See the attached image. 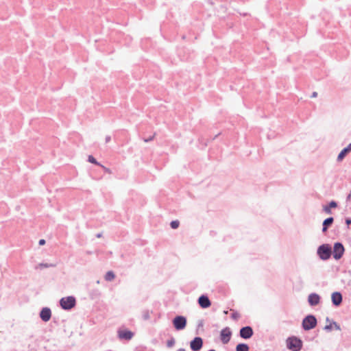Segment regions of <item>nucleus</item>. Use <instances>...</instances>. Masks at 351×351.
<instances>
[{
	"label": "nucleus",
	"mask_w": 351,
	"mask_h": 351,
	"mask_svg": "<svg viewBox=\"0 0 351 351\" xmlns=\"http://www.w3.org/2000/svg\"><path fill=\"white\" fill-rule=\"evenodd\" d=\"M317 256L322 261H328L332 254L331 245L330 243H322L317 248Z\"/></svg>",
	"instance_id": "f257e3e1"
},
{
	"label": "nucleus",
	"mask_w": 351,
	"mask_h": 351,
	"mask_svg": "<svg viewBox=\"0 0 351 351\" xmlns=\"http://www.w3.org/2000/svg\"><path fill=\"white\" fill-rule=\"evenodd\" d=\"M286 346L291 351H300L303 347V341L300 337L292 335L286 339Z\"/></svg>",
	"instance_id": "f03ea898"
},
{
	"label": "nucleus",
	"mask_w": 351,
	"mask_h": 351,
	"mask_svg": "<svg viewBox=\"0 0 351 351\" xmlns=\"http://www.w3.org/2000/svg\"><path fill=\"white\" fill-rule=\"evenodd\" d=\"M317 325V319L315 315L308 314L302 321V328L304 331H308L315 328Z\"/></svg>",
	"instance_id": "7ed1b4c3"
},
{
	"label": "nucleus",
	"mask_w": 351,
	"mask_h": 351,
	"mask_svg": "<svg viewBox=\"0 0 351 351\" xmlns=\"http://www.w3.org/2000/svg\"><path fill=\"white\" fill-rule=\"evenodd\" d=\"M76 298L73 295L62 298L59 301L60 306L64 311H71L76 306Z\"/></svg>",
	"instance_id": "20e7f679"
},
{
	"label": "nucleus",
	"mask_w": 351,
	"mask_h": 351,
	"mask_svg": "<svg viewBox=\"0 0 351 351\" xmlns=\"http://www.w3.org/2000/svg\"><path fill=\"white\" fill-rule=\"evenodd\" d=\"M177 54L182 61H189L195 56L194 51L186 47H178Z\"/></svg>",
	"instance_id": "39448f33"
},
{
	"label": "nucleus",
	"mask_w": 351,
	"mask_h": 351,
	"mask_svg": "<svg viewBox=\"0 0 351 351\" xmlns=\"http://www.w3.org/2000/svg\"><path fill=\"white\" fill-rule=\"evenodd\" d=\"M345 250L344 245L340 241L335 242L333 245H331L332 256L335 261H339L343 257Z\"/></svg>",
	"instance_id": "423d86ee"
},
{
	"label": "nucleus",
	"mask_w": 351,
	"mask_h": 351,
	"mask_svg": "<svg viewBox=\"0 0 351 351\" xmlns=\"http://www.w3.org/2000/svg\"><path fill=\"white\" fill-rule=\"evenodd\" d=\"M172 324L176 330L180 331L184 330L187 324L186 317L178 315L172 319Z\"/></svg>",
	"instance_id": "0eeeda50"
},
{
	"label": "nucleus",
	"mask_w": 351,
	"mask_h": 351,
	"mask_svg": "<svg viewBox=\"0 0 351 351\" xmlns=\"http://www.w3.org/2000/svg\"><path fill=\"white\" fill-rule=\"evenodd\" d=\"M134 336V332L128 328H119L117 331V337L120 340L130 341Z\"/></svg>",
	"instance_id": "6e6552de"
},
{
	"label": "nucleus",
	"mask_w": 351,
	"mask_h": 351,
	"mask_svg": "<svg viewBox=\"0 0 351 351\" xmlns=\"http://www.w3.org/2000/svg\"><path fill=\"white\" fill-rule=\"evenodd\" d=\"M231 329L226 326L220 331L219 338L223 344H227L230 342L232 337Z\"/></svg>",
	"instance_id": "1a4fd4ad"
},
{
	"label": "nucleus",
	"mask_w": 351,
	"mask_h": 351,
	"mask_svg": "<svg viewBox=\"0 0 351 351\" xmlns=\"http://www.w3.org/2000/svg\"><path fill=\"white\" fill-rule=\"evenodd\" d=\"M254 333V330L251 326H242L239 330V337L245 340L250 339Z\"/></svg>",
	"instance_id": "9d476101"
},
{
	"label": "nucleus",
	"mask_w": 351,
	"mask_h": 351,
	"mask_svg": "<svg viewBox=\"0 0 351 351\" xmlns=\"http://www.w3.org/2000/svg\"><path fill=\"white\" fill-rule=\"evenodd\" d=\"M204 345L203 339L200 337H195L190 341V348L192 351H199Z\"/></svg>",
	"instance_id": "9b49d317"
},
{
	"label": "nucleus",
	"mask_w": 351,
	"mask_h": 351,
	"mask_svg": "<svg viewBox=\"0 0 351 351\" xmlns=\"http://www.w3.org/2000/svg\"><path fill=\"white\" fill-rule=\"evenodd\" d=\"M332 304L335 307L341 306L343 302V295L340 291H334L331 294Z\"/></svg>",
	"instance_id": "f8f14e48"
},
{
	"label": "nucleus",
	"mask_w": 351,
	"mask_h": 351,
	"mask_svg": "<svg viewBox=\"0 0 351 351\" xmlns=\"http://www.w3.org/2000/svg\"><path fill=\"white\" fill-rule=\"evenodd\" d=\"M197 303L203 309L208 308L211 306V301L207 294H202L197 299Z\"/></svg>",
	"instance_id": "ddd939ff"
},
{
	"label": "nucleus",
	"mask_w": 351,
	"mask_h": 351,
	"mask_svg": "<svg viewBox=\"0 0 351 351\" xmlns=\"http://www.w3.org/2000/svg\"><path fill=\"white\" fill-rule=\"evenodd\" d=\"M40 319L44 322H49L51 318V310L49 307H43L39 313Z\"/></svg>",
	"instance_id": "4468645a"
},
{
	"label": "nucleus",
	"mask_w": 351,
	"mask_h": 351,
	"mask_svg": "<svg viewBox=\"0 0 351 351\" xmlns=\"http://www.w3.org/2000/svg\"><path fill=\"white\" fill-rule=\"evenodd\" d=\"M322 298L317 293H311L308 296V303L311 306H315L321 302Z\"/></svg>",
	"instance_id": "2eb2a0df"
},
{
	"label": "nucleus",
	"mask_w": 351,
	"mask_h": 351,
	"mask_svg": "<svg viewBox=\"0 0 351 351\" xmlns=\"http://www.w3.org/2000/svg\"><path fill=\"white\" fill-rule=\"evenodd\" d=\"M339 206L338 202L335 200H331L325 205H323L322 210L328 215L332 213V209L336 208Z\"/></svg>",
	"instance_id": "dca6fc26"
},
{
	"label": "nucleus",
	"mask_w": 351,
	"mask_h": 351,
	"mask_svg": "<svg viewBox=\"0 0 351 351\" xmlns=\"http://www.w3.org/2000/svg\"><path fill=\"white\" fill-rule=\"evenodd\" d=\"M351 152V143L348 144L346 147L343 148L339 153L337 161L341 162L345 157Z\"/></svg>",
	"instance_id": "f3484780"
},
{
	"label": "nucleus",
	"mask_w": 351,
	"mask_h": 351,
	"mask_svg": "<svg viewBox=\"0 0 351 351\" xmlns=\"http://www.w3.org/2000/svg\"><path fill=\"white\" fill-rule=\"evenodd\" d=\"M333 222V217H328L323 221L322 228V232L323 234H326L328 232L329 228L332 225Z\"/></svg>",
	"instance_id": "a211bd4d"
},
{
	"label": "nucleus",
	"mask_w": 351,
	"mask_h": 351,
	"mask_svg": "<svg viewBox=\"0 0 351 351\" xmlns=\"http://www.w3.org/2000/svg\"><path fill=\"white\" fill-rule=\"evenodd\" d=\"M333 328H335L336 330H341L340 325L332 319L329 324H326L324 327V330H326V332H330Z\"/></svg>",
	"instance_id": "6ab92c4d"
},
{
	"label": "nucleus",
	"mask_w": 351,
	"mask_h": 351,
	"mask_svg": "<svg viewBox=\"0 0 351 351\" xmlns=\"http://www.w3.org/2000/svg\"><path fill=\"white\" fill-rule=\"evenodd\" d=\"M235 351H250V346L246 343H239L236 346Z\"/></svg>",
	"instance_id": "aec40b11"
},
{
	"label": "nucleus",
	"mask_w": 351,
	"mask_h": 351,
	"mask_svg": "<svg viewBox=\"0 0 351 351\" xmlns=\"http://www.w3.org/2000/svg\"><path fill=\"white\" fill-rule=\"evenodd\" d=\"M208 141H209L208 139H206L204 137H199L197 141V147L201 149H204L208 145Z\"/></svg>",
	"instance_id": "412c9836"
},
{
	"label": "nucleus",
	"mask_w": 351,
	"mask_h": 351,
	"mask_svg": "<svg viewBox=\"0 0 351 351\" xmlns=\"http://www.w3.org/2000/svg\"><path fill=\"white\" fill-rule=\"evenodd\" d=\"M116 277V275L113 271H108L104 276V278L106 281L110 282L113 280Z\"/></svg>",
	"instance_id": "4be33fe9"
},
{
	"label": "nucleus",
	"mask_w": 351,
	"mask_h": 351,
	"mask_svg": "<svg viewBox=\"0 0 351 351\" xmlns=\"http://www.w3.org/2000/svg\"><path fill=\"white\" fill-rule=\"evenodd\" d=\"M87 161L97 166H101V164L93 155H88Z\"/></svg>",
	"instance_id": "5701e85b"
},
{
	"label": "nucleus",
	"mask_w": 351,
	"mask_h": 351,
	"mask_svg": "<svg viewBox=\"0 0 351 351\" xmlns=\"http://www.w3.org/2000/svg\"><path fill=\"white\" fill-rule=\"evenodd\" d=\"M170 227L171 228L176 230L179 228L180 226V221L178 219L173 220L170 222Z\"/></svg>",
	"instance_id": "b1692460"
},
{
	"label": "nucleus",
	"mask_w": 351,
	"mask_h": 351,
	"mask_svg": "<svg viewBox=\"0 0 351 351\" xmlns=\"http://www.w3.org/2000/svg\"><path fill=\"white\" fill-rule=\"evenodd\" d=\"M176 343V340L174 339V337L173 336H171L170 337V339H169L167 341V348H172Z\"/></svg>",
	"instance_id": "393cba45"
},
{
	"label": "nucleus",
	"mask_w": 351,
	"mask_h": 351,
	"mask_svg": "<svg viewBox=\"0 0 351 351\" xmlns=\"http://www.w3.org/2000/svg\"><path fill=\"white\" fill-rule=\"evenodd\" d=\"M144 320H148L150 318V311L149 310H144L142 314Z\"/></svg>",
	"instance_id": "a878e982"
},
{
	"label": "nucleus",
	"mask_w": 351,
	"mask_h": 351,
	"mask_svg": "<svg viewBox=\"0 0 351 351\" xmlns=\"http://www.w3.org/2000/svg\"><path fill=\"white\" fill-rule=\"evenodd\" d=\"M56 265L55 264H48V263H40L39 264V267L40 269H43V268H49V267H55Z\"/></svg>",
	"instance_id": "bb28decb"
},
{
	"label": "nucleus",
	"mask_w": 351,
	"mask_h": 351,
	"mask_svg": "<svg viewBox=\"0 0 351 351\" xmlns=\"http://www.w3.org/2000/svg\"><path fill=\"white\" fill-rule=\"evenodd\" d=\"M230 317L234 320H237L240 317V314L237 311H233L231 313Z\"/></svg>",
	"instance_id": "cd10ccee"
},
{
	"label": "nucleus",
	"mask_w": 351,
	"mask_h": 351,
	"mask_svg": "<svg viewBox=\"0 0 351 351\" xmlns=\"http://www.w3.org/2000/svg\"><path fill=\"white\" fill-rule=\"evenodd\" d=\"M345 223L346 225V229H350V226L351 225V218L346 217L345 218Z\"/></svg>",
	"instance_id": "c85d7f7f"
},
{
	"label": "nucleus",
	"mask_w": 351,
	"mask_h": 351,
	"mask_svg": "<svg viewBox=\"0 0 351 351\" xmlns=\"http://www.w3.org/2000/svg\"><path fill=\"white\" fill-rule=\"evenodd\" d=\"M204 326V320L203 319H200L199 320V322H198V324H197V328L196 330V334H198V328H200V327H203Z\"/></svg>",
	"instance_id": "c756f323"
},
{
	"label": "nucleus",
	"mask_w": 351,
	"mask_h": 351,
	"mask_svg": "<svg viewBox=\"0 0 351 351\" xmlns=\"http://www.w3.org/2000/svg\"><path fill=\"white\" fill-rule=\"evenodd\" d=\"M99 167L104 169L105 173H111V170L109 168L104 166L103 165H101V166H99Z\"/></svg>",
	"instance_id": "7c9ffc66"
},
{
	"label": "nucleus",
	"mask_w": 351,
	"mask_h": 351,
	"mask_svg": "<svg viewBox=\"0 0 351 351\" xmlns=\"http://www.w3.org/2000/svg\"><path fill=\"white\" fill-rule=\"evenodd\" d=\"M154 138V134L152 135V136H150L149 138H144V141L145 143H148V142H150L152 141Z\"/></svg>",
	"instance_id": "2f4dec72"
},
{
	"label": "nucleus",
	"mask_w": 351,
	"mask_h": 351,
	"mask_svg": "<svg viewBox=\"0 0 351 351\" xmlns=\"http://www.w3.org/2000/svg\"><path fill=\"white\" fill-rule=\"evenodd\" d=\"M46 243V241L44 239H41L38 241L39 245H44Z\"/></svg>",
	"instance_id": "473e14b6"
},
{
	"label": "nucleus",
	"mask_w": 351,
	"mask_h": 351,
	"mask_svg": "<svg viewBox=\"0 0 351 351\" xmlns=\"http://www.w3.org/2000/svg\"><path fill=\"white\" fill-rule=\"evenodd\" d=\"M111 141V136H106L105 138V143H108Z\"/></svg>",
	"instance_id": "72a5a7b5"
},
{
	"label": "nucleus",
	"mask_w": 351,
	"mask_h": 351,
	"mask_svg": "<svg viewBox=\"0 0 351 351\" xmlns=\"http://www.w3.org/2000/svg\"><path fill=\"white\" fill-rule=\"evenodd\" d=\"M351 201V191H350V193L348 194L347 197H346V202H350Z\"/></svg>",
	"instance_id": "f704fd0d"
},
{
	"label": "nucleus",
	"mask_w": 351,
	"mask_h": 351,
	"mask_svg": "<svg viewBox=\"0 0 351 351\" xmlns=\"http://www.w3.org/2000/svg\"><path fill=\"white\" fill-rule=\"evenodd\" d=\"M317 93L314 91L312 93L311 95V98H315V97H317Z\"/></svg>",
	"instance_id": "c9c22d12"
},
{
	"label": "nucleus",
	"mask_w": 351,
	"mask_h": 351,
	"mask_svg": "<svg viewBox=\"0 0 351 351\" xmlns=\"http://www.w3.org/2000/svg\"><path fill=\"white\" fill-rule=\"evenodd\" d=\"M220 134H221V132L216 134L214 137L212 138L211 141H214L215 139H216Z\"/></svg>",
	"instance_id": "e433bc0d"
},
{
	"label": "nucleus",
	"mask_w": 351,
	"mask_h": 351,
	"mask_svg": "<svg viewBox=\"0 0 351 351\" xmlns=\"http://www.w3.org/2000/svg\"><path fill=\"white\" fill-rule=\"evenodd\" d=\"M240 15L243 16H246L248 15V13H247V12L240 13Z\"/></svg>",
	"instance_id": "4c0bfd02"
},
{
	"label": "nucleus",
	"mask_w": 351,
	"mask_h": 351,
	"mask_svg": "<svg viewBox=\"0 0 351 351\" xmlns=\"http://www.w3.org/2000/svg\"><path fill=\"white\" fill-rule=\"evenodd\" d=\"M102 237V234H101V233H97V234H96V237H97V238H100V237Z\"/></svg>",
	"instance_id": "58836bf2"
},
{
	"label": "nucleus",
	"mask_w": 351,
	"mask_h": 351,
	"mask_svg": "<svg viewBox=\"0 0 351 351\" xmlns=\"http://www.w3.org/2000/svg\"><path fill=\"white\" fill-rule=\"evenodd\" d=\"M331 321H332V320H330V318H329L328 317H326V322H329V323H330V322H331Z\"/></svg>",
	"instance_id": "ea45409f"
},
{
	"label": "nucleus",
	"mask_w": 351,
	"mask_h": 351,
	"mask_svg": "<svg viewBox=\"0 0 351 351\" xmlns=\"http://www.w3.org/2000/svg\"><path fill=\"white\" fill-rule=\"evenodd\" d=\"M53 322L54 323H56V324H58V321L56 320V319L55 317L53 319Z\"/></svg>",
	"instance_id": "a19ab883"
},
{
	"label": "nucleus",
	"mask_w": 351,
	"mask_h": 351,
	"mask_svg": "<svg viewBox=\"0 0 351 351\" xmlns=\"http://www.w3.org/2000/svg\"><path fill=\"white\" fill-rule=\"evenodd\" d=\"M177 351H186L184 348H179Z\"/></svg>",
	"instance_id": "79ce46f5"
},
{
	"label": "nucleus",
	"mask_w": 351,
	"mask_h": 351,
	"mask_svg": "<svg viewBox=\"0 0 351 351\" xmlns=\"http://www.w3.org/2000/svg\"><path fill=\"white\" fill-rule=\"evenodd\" d=\"M185 38H186V36H185V35H183V36H182V39L184 40Z\"/></svg>",
	"instance_id": "37998d69"
},
{
	"label": "nucleus",
	"mask_w": 351,
	"mask_h": 351,
	"mask_svg": "<svg viewBox=\"0 0 351 351\" xmlns=\"http://www.w3.org/2000/svg\"><path fill=\"white\" fill-rule=\"evenodd\" d=\"M208 351H217V350H215V349H210V350H208Z\"/></svg>",
	"instance_id": "c03bdc74"
}]
</instances>
